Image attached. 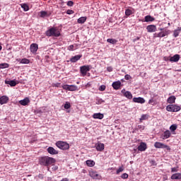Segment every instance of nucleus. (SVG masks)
I'll list each match as a JSON object with an SVG mask.
<instances>
[{
    "mask_svg": "<svg viewBox=\"0 0 181 181\" xmlns=\"http://www.w3.org/2000/svg\"><path fill=\"white\" fill-rule=\"evenodd\" d=\"M47 36H54V37H59L61 35L60 30L57 28V27H54L49 28L47 33H46Z\"/></svg>",
    "mask_w": 181,
    "mask_h": 181,
    "instance_id": "nucleus-1",
    "label": "nucleus"
},
{
    "mask_svg": "<svg viewBox=\"0 0 181 181\" xmlns=\"http://www.w3.org/2000/svg\"><path fill=\"white\" fill-rule=\"evenodd\" d=\"M57 148L61 149L62 151H67L70 149V144L66 141H58L55 143Z\"/></svg>",
    "mask_w": 181,
    "mask_h": 181,
    "instance_id": "nucleus-2",
    "label": "nucleus"
},
{
    "mask_svg": "<svg viewBox=\"0 0 181 181\" xmlns=\"http://www.w3.org/2000/svg\"><path fill=\"white\" fill-rule=\"evenodd\" d=\"M169 35H170V30H163V31H160V33H155L153 37L154 39H156V37H165V36H169Z\"/></svg>",
    "mask_w": 181,
    "mask_h": 181,
    "instance_id": "nucleus-3",
    "label": "nucleus"
},
{
    "mask_svg": "<svg viewBox=\"0 0 181 181\" xmlns=\"http://www.w3.org/2000/svg\"><path fill=\"white\" fill-rule=\"evenodd\" d=\"M181 107L177 105H168L166 107V110L170 112H177L180 111Z\"/></svg>",
    "mask_w": 181,
    "mask_h": 181,
    "instance_id": "nucleus-4",
    "label": "nucleus"
},
{
    "mask_svg": "<svg viewBox=\"0 0 181 181\" xmlns=\"http://www.w3.org/2000/svg\"><path fill=\"white\" fill-rule=\"evenodd\" d=\"M154 146H155V148H158V149L161 148V149H167V151H170V147L168 145H165L163 143L156 141L154 144Z\"/></svg>",
    "mask_w": 181,
    "mask_h": 181,
    "instance_id": "nucleus-5",
    "label": "nucleus"
},
{
    "mask_svg": "<svg viewBox=\"0 0 181 181\" xmlns=\"http://www.w3.org/2000/svg\"><path fill=\"white\" fill-rule=\"evenodd\" d=\"M91 70V66L85 65L80 67V71L82 76H87V71H90Z\"/></svg>",
    "mask_w": 181,
    "mask_h": 181,
    "instance_id": "nucleus-6",
    "label": "nucleus"
},
{
    "mask_svg": "<svg viewBox=\"0 0 181 181\" xmlns=\"http://www.w3.org/2000/svg\"><path fill=\"white\" fill-rule=\"evenodd\" d=\"M56 163V159L52 157H46V165L47 168L49 166H52V165H54Z\"/></svg>",
    "mask_w": 181,
    "mask_h": 181,
    "instance_id": "nucleus-7",
    "label": "nucleus"
},
{
    "mask_svg": "<svg viewBox=\"0 0 181 181\" xmlns=\"http://www.w3.org/2000/svg\"><path fill=\"white\" fill-rule=\"evenodd\" d=\"M147 148L148 146L145 142H141L139 146L137 147L138 151H139L140 152H144V151H146Z\"/></svg>",
    "mask_w": 181,
    "mask_h": 181,
    "instance_id": "nucleus-8",
    "label": "nucleus"
},
{
    "mask_svg": "<svg viewBox=\"0 0 181 181\" xmlns=\"http://www.w3.org/2000/svg\"><path fill=\"white\" fill-rule=\"evenodd\" d=\"M146 30L148 32V33H153L158 30V28L155 25H149L146 27Z\"/></svg>",
    "mask_w": 181,
    "mask_h": 181,
    "instance_id": "nucleus-9",
    "label": "nucleus"
},
{
    "mask_svg": "<svg viewBox=\"0 0 181 181\" xmlns=\"http://www.w3.org/2000/svg\"><path fill=\"white\" fill-rule=\"evenodd\" d=\"M122 93L126 98H128L129 100H132V93L129 91L125 90V89L122 90Z\"/></svg>",
    "mask_w": 181,
    "mask_h": 181,
    "instance_id": "nucleus-10",
    "label": "nucleus"
},
{
    "mask_svg": "<svg viewBox=\"0 0 181 181\" xmlns=\"http://www.w3.org/2000/svg\"><path fill=\"white\" fill-rule=\"evenodd\" d=\"M37 49H39V46L37 45V44L33 43L30 45V50L31 53H33V54L36 53V52H37Z\"/></svg>",
    "mask_w": 181,
    "mask_h": 181,
    "instance_id": "nucleus-11",
    "label": "nucleus"
},
{
    "mask_svg": "<svg viewBox=\"0 0 181 181\" xmlns=\"http://www.w3.org/2000/svg\"><path fill=\"white\" fill-rule=\"evenodd\" d=\"M89 175L93 179H101V175H99L95 171H90Z\"/></svg>",
    "mask_w": 181,
    "mask_h": 181,
    "instance_id": "nucleus-12",
    "label": "nucleus"
},
{
    "mask_svg": "<svg viewBox=\"0 0 181 181\" xmlns=\"http://www.w3.org/2000/svg\"><path fill=\"white\" fill-rule=\"evenodd\" d=\"M48 153H49L50 155H58L59 154V151L54 149V148L53 147H49L47 149Z\"/></svg>",
    "mask_w": 181,
    "mask_h": 181,
    "instance_id": "nucleus-13",
    "label": "nucleus"
},
{
    "mask_svg": "<svg viewBox=\"0 0 181 181\" xmlns=\"http://www.w3.org/2000/svg\"><path fill=\"white\" fill-rule=\"evenodd\" d=\"M133 103H137L138 104H144L145 99L144 98H133Z\"/></svg>",
    "mask_w": 181,
    "mask_h": 181,
    "instance_id": "nucleus-14",
    "label": "nucleus"
},
{
    "mask_svg": "<svg viewBox=\"0 0 181 181\" xmlns=\"http://www.w3.org/2000/svg\"><path fill=\"white\" fill-rule=\"evenodd\" d=\"M172 180H181V173H177L171 175Z\"/></svg>",
    "mask_w": 181,
    "mask_h": 181,
    "instance_id": "nucleus-15",
    "label": "nucleus"
},
{
    "mask_svg": "<svg viewBox=\"0 0 181 181\" xmlns=\"http://www.w3.org/2000/svg\"><path fill=\"white\" fill-rule=\"evenodd\" d=\"M30 103V100H29V98H25L23 100H21L19 101V104H21V105H28V104H29Z\"/></svg>",
    "mask_w": 181,
    "mask_h": 181,
    "instance_id": "nucleus-16",
    "label": "nucleus"
},
{
    "mask_svg": "<svg viewBox=\"0 0 181 181\" xmlns=\"http://www.w3.org/2000/svg\"><path fill=\"white\" fill-rule=\"evenodd\" d=\"M95 146L96 150L98 152H103V150L104 149V144L98 142V144H96Z\"/></svg>",
    "mask_w": 181,
    "mask_h": 181,
    "instance_id": "nucleus-17",
    "label": "nucleus"
},
{
    "mask_svg": "<svg viewBox=\"0 0 181 181\" xmlns=\"http://www.w3.org/2000/svg\"><path fill=\"white\" fill-rule=\"evenodd\" d=\"M8 101H9V98H8L7 96H1L0 98V104L1 105L4 104H6V103H8Z\"/></svg>",
    "mask_w": 181,
    "mask_h": 181,
    "instance_id": "nucleus-18",
    "label": "nucleus"
},
{
    "mask_svg": "<svg viewBox=\"0 0 181 181\" xmlns=\"http://www.w3.org/2000/svg\"><path fill=\"white\" fill-rule=\"evenodd\" d=\"M178 60H180V55L179 54H175L170 58V62H173L175 63L177 62Z\"/></svg>",
    "mask_w": 181,
    "mask_h": 181,
    "instance_id": "nucleus-19",
    "label": "nucleus"
},
{
    "mask_svg": "<svg viewBox=\"0 0 181 181\" xmlns=\"http://www.w3.org/2000/svg\"><path fill=\"white\" fill-rule=\"evenodd\" d=\"M81 57L82 55H75L71 58L70 62H71V63H76V62H78Z\"/></svg>",
    "mask_w": 181,
    "mask_h": 181,
    "instance_id": "nucleus-20",
    "label": "nucleus"
},
{
    "mask_svg": "<svg viewBox=\"0 0 181 181\" xmlns=\"http://www.w3.org/2000/svg\"><path fill=\"white\" fill-rule=\"evenodd\" d=\"M93 118H94V119H103L104 115L102 113H95L93 115Z\"/></svg>",
    "mask_w": 181,
    "mask_h": 181,
    "instance_id": "nucleus-21",
    "label": "nucleus"
},
{
    "mask_svg": "<svg viewBox=\"0 0 181 181\" xmlns=\"http://www.w3.org/2000/svg\"><path fill=\"white\" fill-rule=\"evenodd\" d=\"M170 135H172V134L170 133V131L166 130L163 134V139H168L170 138Z\"/></svg>",
    "mask_w": 181,
    "mask_h": 181,
    "instance_id": "nucleus-22",
    "label": "nucleus"
},
{
    "mask_svg": "<svg viewBox=\"0 0 181 181\" xmlns=\"http://www.w3.org/2000/svg\"><path fill=\"white\" fill-rule=\"evenodd\" d=\"M112 86L115 90H119V87H121V81L113 82Z\"/></svg>",
    "mask_w": 181,
    "mask_h": 181,
    "instance_id": "nucleus-23",
    "label": "nucleus"
},
{
    "mask_svg": "<svg viewBox=\"0 0 181 181\" xmlns=\"http://www.w3.org/2000/svg\"><path fill=\"white\" fill-rule=\"evenodd\" d=\"M175 101H176V97L175 95L170 96L167 100L168 104H175Z\"/></svg>",
    "mask_w": 181,
    "mask_h": 181,
    "instance_id": "nucleus-24",
    "label": "nucleus"
},
{
    "mask_svg": "<svg viewBox=\"0 0 181 181\" xmlns=\"http://www.w3.org/2000/svg\"><path fill=\"white\" fill-rule=\"evenodd\" d=\"M86 163L87 166H88L89 168H93L95 165V162L93 160H87Z\"/></svg>",
    "mask_w": 181,
    "mask_h": 181,
    "instance_id": "nucleus-25",
    "label": "nucleus"
},
{
    "mask_svg": "<svg viewBox=\"0 0 181 181\" xmlns=\"http://www.w3.org/2000/svg\"><path fill=\"white\" fill-rule=\"evenodd\" d=\"M17 62H20L21 64H29V63H30V61L26 58L17 59Z\"/></svg>",
    "mask_w": 181,
    "mask_h": 181,
    "instance_id": "nucleus-26",
    "label": "nucleus"
},
{
    "mask_svg": "<svg viewBox=\"0 0 181 181\" xmlns=\"http://www.w3.org/2000/svg\"><path fill=\"white\" fill-rule=\"evenodd\" d=\"M5 84H9V86H11V87H15V86H16V84H18V83H16V81H5Z\"/></svg>",
    "mask_w": 181,
    "mask_h": 181,
    "instance_id": "nucleus-27",
    "label": "nucleus"
},
{
    "mask_svg": "<svg viewBox=\"0 0 181 181\" xmlns=\"http://www.w3.org/2000/svg\"><path fill=\"white\" fill-rule=\"evenodd\" d=\"M145 22H153L155 21V18L152 17L151 16H146L144 17Z\"/></svg>",
    "mask_w": 181,
    "mask_h": 181,
    "instance_id": "nucleus-28",
    "label": "nucleus"
},
{
    "mask_svg": "<svg viewBox=\"0 0 181 181\" xmlns=\"http://www.w3.org/2000/svg\"><path fill=\"white\" fill-rule=\"evenodd\" d=\"M78 87L76 85H69L68 91H77Z\"/></svg>",
    "mask_w": 181,
    "mask_h": 181,
    "instance_id": "nucleus-29",
    "label": "nucleus"
},
{
    "mask_svg": "<svg viewBox=\"0 0 181 181\" xmlns=\"http://www.w3.org/2000/svg\"><path fill=\"white\" fill-rule=\"evenodd\" d=\"M180 31H181V27H178L177 30H175L173 33L174 37H177V36H179V35L180 34Z\"/></svg>",
    "mask_w": 181,
    "mask_h": 181,
    "instance_id": "nucleus-30",
    "label": "nucleus"
},
{
    "mask_svg": "<svg viewBox=\"0 0 181 181\" xmlns=\"http://www.w3.org/2000/svg\"><path fill=\"white\" fill-rule=\"evenodd\" d=\"M57 170V169H59V168L55 165L54 164H52V165H49V167H47V170H49V172H52V170Z\"/></svg>",
    "mask_w": 181,
    "mask_h": 181,
    "instance_id": "nucleus-31",
    "label": "nucleus"
},
{
    "mask_svg": "<svg viewBox=\"0 0 181 181\" xmlns=\"http://www.w3.org/2000/svg\"><path fill=\"white\" fill-rule=\"evenodd\" d=\"M86 21H87V17L86 16H83V17L79 18L78 19L77 22H78V23L83 24V23H86Z\"/></svg>",
    "mask_w": 181,
    "mask_h": 181,
    "instance_id": "nucleus-32",
    "label": "nucleus"
},
{
    "mask_svg": "<svg viewBox=\"0 0 181 181\" xmlns=\"http://www.w3.org/2000/svg\"><path fill=\"white\" fill-rule=\"evenodd\" d=\"M21 6L23 8L24 12H28V11H29V6L27 4H21Z\"/></svg>",
    "mask_w": 181,
    "mask_h": 181,
    "instance_id": "nucleus-33",
    "label": "nucleus"
},
{
    "mask_svg": "<svg viewBox=\"0 0 181 181\" xmlns=\"http://www.w3.org/2000/svg\"><path fill=\"white\" fill-rule=\"evenodd\" d=\"M40 164L42 166H46V157H41L40 158Z\"/></svg>",
    "mask_w": 181,
    "mask_h": 181,
    "instance_id": "nucleus-34",
    "label": "nucleus"
},
{
    "mask_svg": "<svg viewBox=\"0 0 181 181\" xmlns=\"http://www.w3.org/2000/svg\"><path fill=\"white\" fill-rule=\"evenodd\" d=\"M107 42L108 43H111V45H116L117 42H118V40H115V39H112V38H109L107 40Z\"/></svg>",
    "mask_w": 181,
    "mask_h": 181,
    "instance_id": "nucleus-35",
    "label": "nucleus"
},
{
    "mask_svg": "<svg viewBox=\"0 0 181 181\" xmlns=\"http://www.w3.org/2000/svg\"><path fill=\"white\" fill-rule=\"evenodd\" d=\"M176 129H177V124H172L170 127V130L171 131V132H175Z\"/></svg>",
    "mask_w": 181,
    "mask_h": 181,
    "instance_id": "nucleus-36",
    "label": "nucleus"
},
{
    "mask_svg": "<svg viewBox=\"0 0 181 181\" xmlns=\"http://www.w3.org/2000/svg\"><path fill=\"white\" fill-rule=\"evenodd\" d=\"M148 118H149V116L148 115H142L140 118V122L148 119Z\"/></svg>",
    "mask_w": 181,
    "mask_h": 181,
    "instance_id": "nucleus-37",
    "label": "nucleus"
},
{
    "mask_svg": "<svg viewBox=\"0 0 181 181\" xmlns=\"http://www.w3.org/2000/svg\"><path fill=\"white\" fill-rule=\"evenodd\" d=\"M125 15L126 16H131V15H132V10L127 8L125 11Z\"/></svg>",
    "mask_w": 181,
    "mask_h": 181,
    "instance_id": "nucleus-38",
    "label": "nucleus"
},
{
    "mask_svg": "<svg viewBox=\"0 0 181 181\" xmlns=\"http://www.w3.org/2000/svg\"><path fill=\"white\" fill-rule=\"evenodd\" d=\"M9 67V64L3 63L0 64V69H8Z\"/></svg>",
    "mask_w": 181,
    "mask_h": 181,
    "instance_id": "nucleus-39",
    "label": "nucleus"
},
{
    "mask_svg": "<svg viewBox=\"0 0 181 181\" xmlns=\"http://www.w3.org/2000/svg\"><path fill=\"white\" fill-rule=\"evenodd\" d=\"M71 105H70V103L69 102H66V103L64 104V107L65 108V110H69V108H71Z\"/></svg>",
    "mask_w": 181,
    "mask_h": 181,
    "instance_id": "nucleus-40",
    "label": "nucleus"
},
{
    "mask_svg": "<svg viewBox=\"0 0 181 181\" xmlns=\"http://www.w3.org/2000/svg\"><path fill=\"white\" fill-rule=\"evenodd\" d=\"M40 18H45L46 17V11H41L39 13Z\"/></svg>",
    "mask_w": 181,
    "mask_h": 181,
    "instance_id": "nucleus-41",
    "label": "nucleus"
},
{
    "mask_svg": "<svg viewBox=\"0 0 181 181\" xmlns=\"http://www.w3.org/2000/svg\"><path fill=\"white\" fill-rule=\"evenodd\" d=\"M105 88H107V87L105 85H101L99 87V90L100 91H105Z\"/></svg>",
    "mask_w": 181,
    "mask_h": 181,
    "instance_id": "nucleus-42",
    "label": "nucleus"
},
{
    "mask_svg": "<svg viewBox=\"0 0 181 181\" xmlns=\"http://www.w3.org/2000/svg\"><path fill=\"white\" fill-rule=\"evenodd\" d=\"M121 172H124V167L122 166L120 167L116 172L117 175H119V173H121Z\"/></svg>",
    "mask_w": 181,
    "mask_h": 181,
    "instance_id": "nucleus-43",
    "label": "nucleus"
},
{
    "mask_svg": "<svg viewBox=\"0 0 181 181\" xmlns=\"http://www.w3.org/2000/svg\"><path fill=\"white\" fill-rule=\"evenodd\" d=\"M148 104L151 105H155V100L153 98H151L148 100Z\"/></svg>",
    "mask_w": 181,
    "mask_h": 181,
    "instance_id": "nucleus-44",
    "label": "nucleus"
},
{
    "mask_svg": "<svg viewBox=\"0 0 181 181\" xmlns=\"http://www.w3.org/2000/svg\"><path fill=\"white\" fill-rule=\"evenodd\" d=\"M67 6H73L74 5V2L73 1H69L66 3Z\"/></svg>",
    "mask_w": 181,
    "mask_h": 181,
    "instance_id": "nucleus-45",
    "label": "nucleus"
},
{
    "mask_svg": "<svg viewBox=\"0 0 181 181\" xmlns=\"http://www.w3.org/2000/svg\"><path fill=\"white\" fill-rule=\"evenodd\" d=\"M121 177H122V179H128V174H127V173H123V174L121 175Z\"/></svg>",
    "mask_w": 181,
    "mask_h": 181,
    "instance_id": "nucleus-46",
    "label": "nucleus"
},
{
    "mask_svg": "<svg viewBox=\"0 0 181 181\" xmlns=\"http://www.w3.org/2000/svg\"><path fill=\"white\" fill-rule=\"evenodd\" d=\"M66 13H67V15H73V13H74V11H73V10H67L66 11Z\"/></svg>",
    "mask_w": 181,
    "mask_h": 181,
    "instance_id": "nucleus-47",
    "label": "nucleus"
},
{
    "mask_svg": "<svg viewBox=\"0 0 181 181\" xmlns=\"http://www.w3.org/2000/svg\"><path fill=\"white\" fill-rule=\"evenodd\" d=\"M124 78H125V80H131V78H132V77L130 76V75H129V74H126L124 76Z\"/></svg>",
    "mask_w": 181,
    "mask_h": 181,
    "instance_id": "nucleus-48",
    "label": "nucleus"
},
{
    "mask_svg": "<svg viewBox=\"0 0 181 181\" xmlns=\"http://www.w3.org/2000/svg\"><path fill=\"white\" fill-rule=\"evenodd\" d=\"M178 170L179 169H177L176 167L171 168L172 173H174V172H177Z\"/></svg>",
    "mask_w": 181,
    "mask_h": 181,
    "instance_id": "nucleus-49",
    "label": "nucleus"
},
{
    "mask_svg": "<svg viewBox=\"0 0 181 181\" xmlns=\"http://www.w3.org/2000/svg\"><path fill=\"white\" fill-rule=\"evenodd\" d=\"M138 129H141V131H144V129H145V126L139 125Z\"/></svg>",
    "mask_w": 181,
    "mask_h": 181,
    "instance_id": "nucleus-50",
    "label": "nucleus"
},
{
    "mask_svg": "<svg viewBox=\"0 0 181 181\" xmlns=\"http://www.w3.org/2000/svg\"><path fill=\"white\" fill-rule=\"evenodd\" d=\"M62 88L64 90H69V85H63Z\"/></svg>",
    "mask_w": 181,
    "mask_h": 181,
    "instance_id": "nucleus-51",
    "label": "nucleus"
},
{
    "mask_svg": "<svg viewBox=\"0 0 181 181\" xmlns=\"http://www.w3.org/2000/svg\"><path fill=\"white\" fill-rule=\"evenodd\" d=\"M74 45H69L68 47V49H69V50H74Z\"/></svg>",
    "mask_w": 181,
    "mask_h": 181,
    "instance_id": "nucleus-52",
    "label": "nucleus"
},
{
    "mask_svg": "<svg viewBox=\"0 0 181 181\" xmlns=\"http://www.w3.org/2000/svg\"><path fill=\"white\" fill-rule=\"evenodd\" d=\"M107 71L111 73V71H112V66H107Z\"/></svg>",
    "mask_w": 181,
    "mask_h": 181,
    "instance_id": "nucleus-53",
    "label": "nucleus"
},
{
    "mask_svg": "<svg viewBox=\"0 0 181 181\" xmlns=\"http://www.w3.org/2000/svg\"><path fill=\"white\" fill-rule=\"evenodd\" d=\"M139 39H141V37H136L135 39L133 40V42H136V40H139Z\"/></svg>",
    "mask_w": 181,
    "mask_h": 181,
    "instance_id": "nucleus-54",
    "label": "nucleus"
},
{
    "mask_svg": "<svg viewBox=\"0 0 181 181\" xmlns=\"http://www.w3.org/2000/svg\"><path fill=\"white\" fill-rule=\"evenodd\" d=\"M163 181L168 180V176L167 175H164L163 177Z\"/></svg>",
    "mask_w": 181,
    "mask_h": 181,
    "instance_id": "nucleus-55",
    "label": "nucleus"
},
{
    "mask_svg": "<svg viewBox=\"0 0 181 181\" xmlns=\"http://www.w3.org/2000/svg\"><path fill=\"white\" fill-rule=\"evenodd\" d=\"M159 30H160V32H163V30H168V29H166V28H159Z\"/></svg>",
    "mask_w": 181,
    "mask_h": 181,
    "instance_id": "nucleus-56",
    "label": "nucleus"
},
{
    "mask_svg": "<svg viewBox=\"0 0 181 181\" xmlns=\"http://www.w3.org/2000/svg\"><path fill=\"white\" fill-rule=\"evenodd\" d=\"M59 86H60V83L55 84V87H59Z\"/></svg>",
    "mask_w": 181,
    "mask_h": 181,
    "instance_id": "nucleus-57",
    "label": "nucleus"
},
{
    "mask_svg": "<svg viewBox=\"0 0 181 181\" xmlns=\"http://www.w3.org/2000/svg\"><path fill=\"white\" fill-rule=\"evenodd\" d=\"M0 50H2V46L0 45Z\"/></svg>",
    "mask_w": 181,
    "mask_h": 181,
    "instance_id": "nucleus-58",
    "label": "nucleus"
}]
</instances>
